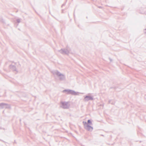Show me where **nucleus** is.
<instances>
[{
    "instance_id": "20e7f679",
    "label": "nucleus",
    "mask_w": 146,
    "mask_h": 146,
    "mask_svg": "<svg viewBox=\"0 0 146 146\" xmlns=\"http://www.w3.org/2000/svg\"><path fill=\"white\" fill-rule=\"evenodd\" d=\"M60 107L63 109H68L70 106L69 103L68 102H61Z\"/></svg>"
},
{
    "instance_id": "9b49d317",
    "label": "nucleus",
    "mask_w": 146,
    "mask_h": 146,
    "mask_svg": "<svg viewBox=\"0 0 146 146\" xmlns=\"http://www.w3.org/2000/svg\"><path fill=\"white\" fill-rule=\"evenodd\" d=\"M17 21L18 23H19L20 22V19H17Z\"/></svg>"
},
{
    "instance_id": "ddd939ff",
    "label": "nucleus",
    "mask_w": 146,
    "mask_h": 146,
    "mask_svg": "<svg viewBox=\"0 0 146 146\" xmlns=\"http://www.w3.org/2000/svg\"><path fill=\"white\" fill-rule=\"evenodd\" d=\"M111 100H109V103H111V104H113V103H111Z\"/></svg>"
},
{
    "instance_id": "1a4fd4ad",
    "label": "nucleus",
    "mask_w": 146,
    "mask_h": 146,
    "mask_svg": "<svg viewBox=\"0 0 146 146\" xmlns=\"http://www.w3.org/2000/svg\"><path fill=\"white\" fill-rule=\"evenodd\" d=\"M6 106L7 107V109H10L11 108V106L10 105L7 104V105H6Z\"/></svg>"
},
{
    "instance_id": "f8f14e48",
    "label": "nucleus",
    "mask_w": 146,
    "mask_h": 146,
    "mask_svg": "<svg viewBox=\"0 0 146 146\" xmlns=\"http://www.w3.org/2000/svg\"><path fill=\"white\" fill-rule=\"evenodd\" d=\"M6 105H7V104L5 103V105H4V108L7 109V107Z\"/></svg>"
},
{
    "instance_id": "39448f33",
    "label": "nucleus",
    "mask_w": 146,
    "mask_h": 146,
    "mask_svg": "<svg viewBox=\"0 0 146 146\" xmlns=\"http://www.w3.org/2000/svg\"><path fill=\"white\" fill-rule=\"evenodd\" d=\"M59 52L61 54H67L68 55L70 53V51L66 48L61 49L60 50H58Z\"/></svg>"
},
{
    "instance_id": "2eb2a0df",
    "label": "nucleus",
    "mask_w": 146,
    "mask_h": 146,
    "mask_svg": "<svg viewBox=\"0 0 146 146\" xmlns=\"http://www.w3.org/2000/svg\"><path fill=\"white\" fill-rule=\"evenodd\" d=\"M144 32L146 34V29H145Z\"/></svg>"
},
{
    "instance_id": "7ed1b4c3",
    "label": "nucleus",
    "mask_w": 146,
    "mask_h": 146,
    "mask_svg": "<svg viewBox=\"0 0 146 146\" xmlns=\"http://www.w3.org/2000/svg\"><path fill=\"white\" fill-rule=\"evenodd\" d=\"M84 128L89 131H92L93 129L92 127L89 125L86 122L83 121Z\"/></svg>"
},
{
    "instance_id": "f257e3e1",
    "label": "nucleus",
    "mask_w": 146,
    "mask_h": 146,
    "mask_svg": "<svg viewBox=\"0 0 146 146\" xmlns=\"http://www.w3.org/2000/svg\"><path fill=\"white\" fill-rule=\"evenodd\" d=\"M53 74L55 76H56L60 81H64L66 80L65 75L60 73L58 70H53L52 72Z\"/></svg>"
},
{
    "instance_id": "f03ea898",
    "label": "nucleus",
    "mask_w": 146,
    "mask_h": 146,
    "mask_svg": "<svg viewBox=\"0 0 146 146\" xmlns=\"http://www.w3.org/2000/svg\"><path fill=\"white\" fill-rule=\"evenodd\" d=\"M63 92H66L68 94H71L74 95H78L79 92H76L75 91L69 89L65 90L63 91Z\"/></svg>"
},
{
    "instance_id": "6e6552de",
    "label": "nucleus",
    "mask_w": 146,
    "mask_h": 146,
    "mask_svg": "<svg viewBox=\"0 0 146 146\" xmlns=\"http://www.w3.org/2000/svg\"><path fill=\"white\" fill-rule=\"evenodd\" d=\"M5 105V103H1L0 104V109H3L4 108V106Z\"/></svg>"
},
{
    "instance_id": "0eeeda50",
    "label": "nucleus",
    "mask_w": 146,
    "mask_h": 146,
    "mask_svg": "<svg viewBox=\"0 0 146 146\" xmlns=\"http://www.w3.org/2000/svg\"><path fill=\"white\" fill-rule=\"evenodd\" d=\"M10 68L14 71L16 70V67L14 66L11 65L10 66Z\"/></svg>"
},
{
    "instance_id": "4468645a",
    "label": "nucleus",
    "mask_w": 146,
    "mask_h": 146,
    "mask_svg": "<svg viewBox=\"0 0 146 146\" xmlns=\"http://www.w3.org/2000/svg\"><path fill=\"white\" fill-rule=\"evenodd\" d=\"M109 60H110V61L111 62H112V59H111V58H109Z\"/></svg>"
},
{
    "instance_id": "9d476101",
    "label": "nucleus",
    "mask_w": 146,
    "mask_h": 146,
    "mask_svg": "<svg viewBox=\"0 0 146 146\" xmlns=\"http://www.w3.org/2000/svg\"><path fill=\"white\" fill-rule=\"evenodd\" d=\"M87 123H91L92 124V122L90 119L88 120Z\"/></svg>"
},
{
    "instance_id": "423d86ee",
    "label": "nucleus",
    "mask_w": 146,
    "mask_h": 146,
    "mask_svg": "<svg viewBox=\"0 0 146 146\" xmlns=\"http://www.w3.org/2000/svg\"><path fill=\"white\" fill-rule=\"evenodd\" d=\"M94 99L93 96L88 95L84 97V100L85 102H87L89 100H93Z\"/></svg>"
}]
</instances>
